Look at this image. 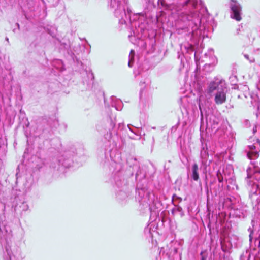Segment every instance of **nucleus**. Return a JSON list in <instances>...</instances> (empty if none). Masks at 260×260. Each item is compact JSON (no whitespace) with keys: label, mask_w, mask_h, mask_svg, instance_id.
<instances>
[{"label":"nucleus","mask_w":260,"mask_h":260,"mask_svg":"<svg viewBox=\"0 0 260 260\" xmlns=\"http://www.w3.org/2000/svg\"><path fill=\"white\" fill-rule=\"evenodd\" d=\"M200 141L201 143V147L200 153V165H202V160L203 159L202 157H203V155H205V156H204V157H205V159H207V161H210L209 164V166H208V169H210L212 170L211 168H212L213 171H215L216 172V176L217 172L218 170L220 171V172L221 176H224V175L225 174V171L223 168H221V161L217 158L216 159H213L211 156V158H210V155L209 153V148L206 140L203 138L202 137H201Z\"/></svg>","instance_id":"obj_9"},{"label":"nucleus","mask_w":260,"mask_h":260,"mask_svg":"<svg viewBox=\"0 0 260 260\" xmlns=\"http://www.w3.org/2000/svg\"><path fill=\"white\" fill-rule=\"evenodd\" d=\"M251 252L248 250H246L240 255L239 260H251Z\"/></svg>","instance_id":"obj_35"},{"label":"nucleus","mask_w":260,"mask_h":260,"mask_svg":"<svg viewBox=\"0 0 260 260\" xmlns=\"http://www.w3.org/2000/svg\"><path fill=\"white\" fill-rule=\"evenodd\" d=\"M199 108L200 111V127L203 126L204 125V115L205 116V123L207 127H211L212 129H218V125L219 120L218 118L215 115H209L207 114V112L205 109H203L201 107L200 103H199Z\"/></svg>","instance_id":"obj_14"},{"label":"nucleus","mask_w":260,"mask_h":260,"mask_svg":"<svg viewBox=\"0 0 260 260\" xmlns=\"http://www.w3.org/2000/svg\"><path fill=\"white\" fill-rule=\"evenodd\" d=\"M123 105V103L121 100H117L115 103H112V106L114 107L117 110H121Z\"/></svg>","instance_id":"obj_38"},{"label":"nucleus","mask_w":260,"mask_h":260,"mask_svg":"<svg viewBox=\"0 0 260 260\" xmlns=\"http://www.w3.org/2000/svg\"><path fill=\"white\" fill-rule=\"evenodd\" d=\"M224 177L226 193H227L228 191L234 190L235 189L237 190L239 189V187L236 184L235 178L231 177L229 179H227L225 174L224 175Z\"/></svg>","instance_id":"obj_22"},{"label":"nucleus","mask_w":260,"mask_h":260,"mask_svg":"<svg viewBox=\"0 0 260 260\" xmlns=\"http://www.w3.org/2000/svg\"><path fill=\"white\" fill-rule=\"evenodd\" d=\"M135 51L132 49L129 54V59L128 62V66L129 67L132 68L134 63Z\"/></svg>","instance_id":"obj_34"},{"label":"nucleus","mask_w":260,"mask_h":260,"mask_svg":"<svg viewBox=\"0 0 260 260\" xmlns=\"http://www.w3.org/2000/svg\"><path fill=\"white\" fill-rule=\"evenodd\" d=\"M137 64H138V68L139 69V74H140L141 72L148 70L149 69L148 61L147 60H144V64H141L139 62V60H138Z\"/></svg>","instance_id":"obj_33"},{"label":"nucleus","mask_w":260,"mask_h":260,"mask_svg":"<svg viewBox=\"0 0 260 260\" xmlns=\"http://www.w3.org/2000/svg\"><path fill=\"white\" fill-rule=\"evenodd\" d=\"M111 98L112 100H113V99L115 98V97L112 96L111 97Z\"/></svg>","instance_id":"obj_60"},{"label":"nucleus","mask_w":260,"mask_h":260,"mask_svg":"<svg viewBox=\"0 0 260 260\" xmlns=\"http://www.w3.org/2000/svg\"><path fill=\"white\" fill-rule=\"evenodd\" d=\"M249 191V198L253 206H258L260 204V189L257 185L247 188Z\"/></svg>","instance_id":"obj_20"},{"label":"nucleus","mask_w":260,"mask_h":260,"mask_svg":"<svg viewBox=\"0 0 260 260\" xmlns=\"http://www.w3.org/2000/svg\"><path fill=\"white\" fill-rule=\"evenodd\" d=\"M214 102L216 105H221L225 102L226 99L227 87L224 80L215 77L208 84L207 92L211 94L214 91Z\"/></svg>","instance_id":"obj_8"},{"label":"nucleus","mask_w":260,"mask_h":260,"mask_svg":"<svg viewBox=\"0 0 260 260\" xmlns=\"http://www.w3.org/2000/svg\"><path fill=\"white\" fill-rule=\"evenodd\" d=\"M145 82H142L141 81L140 83V85L142 86L141 88L140 89V92H139V99H140V101H142V94H143V92L145 89V86H143V85L145 84Z\"/></svg>","instance_id":"obj_42"},{"label":"nucleus","mask_w":260,"mask_h":260,"mask_svg":"<svg viewBox=\"0 0 260 260\" xmlns=\"http://www.w3.org/2000/svg\"><path fill=\"white\" fill-rule=\"evenodd\" d=\"M256 222L254 219H252L251 221V226H250L248 229L247 231L249 232V244L250 246H252V242L254 238L255 237L254 234H255V230H254V226L255 225Z\"/></svg>","instance_id":"obj_28"},{"label":"nucleus","mask_w":260,"mask_h":260,"mask_svg":"<svg viewBox=\"0 0 260 260\" xmlns=\"http://www.w3.org/2000/svg\"><path fill=\"white\" fill-rule=\"evenodd\" d=\"M217 217L214 219L212 216L211 219L210 215L205 220L207 227L209 230L208 235L211 242H213L216 237L218 238L219 230L217 226Z\"/></svg>","instance_id":"obj_16"},{"label":"nucleus","mask_w":260,"mask_h":260,"mask_svg":"<svg viewBox=\"0 0 260 260\" xmlns=\"http://www.w3.org/2000/svg\"><path fill=\"white\" fill-rule=\"evenodd\" d=\"M229 80L230 81V83L232 85H235L237 84V82L238 81L237 77L236 75H232L229 77Z\"/></svg>","instance_id":"obj_41"},{"label":"nucleus","mask_w":260,"mask_h":260,"mask_svg":"<svg viewBox=\"0 0 260 260\" xmlns=\"http://www.w3.org/2000/svg\"><path fill=\"white\" fill-rule=\"evenodd\" d=\"M209 255L208 249H202L200 253V260H207Z\"/></svg>","instance_id":"obj_36"},{"label":"nucleus","mask_w":260,"mask_h":260,"mask_svg":"<svg viewBox=\"0 0 260 260\" xmlns=\"http://www.w3.org/2000/svg\"><path fill=\"white\" fill-rule=\"evenodd\" d=\"M150 229L151 228L149 227H146L144 229V233L146 235H147V236H152Z\"/></svg>","instance_id":"obj_46"},{"label":"nucleus","mask_w":260,"mask_h":260,"mask_svg":"<svg viewBox=\"0 0 260 260\" xmlns=\"http://www.w3.org/2000/svg\"><path fill=\"white\" fill-rule=\"evenodd\" d=\"M19 124L22 126L25 129L28 128L30 125V123L28 121V118L26 116V114L24 111L20 109L19 115Z\"/></svg>","instance_id":"obj_23"},{"label":"nucleus","mask_w":260,"mask_h":260,"mask_svg":"<svg viewBox=\"0 0 260 260\" xmlns=\"http://www.w3.org/2000/svg\"><path fill=\"white\" fill-rule=\"evenodd\" d=\"M148 5H151L153 8H155V5L153 2H151L150 0L148 1Z\"/></svg>","instance_id":"obj_52"},{"label":"nucleus","mask_w":260,"mask_h":260,"mask_svg":"<svg viewBox=\"0 0 260 260\" xmlns=\"http://www.w3.org/2000/svg\"><path fill=\"white\" fill-rule=\"evenodd\" d=\"M31 151V150L29 147H26L24 152L23 157H26V155H28L29 153H30Z\"/></svg>","instance_id":"obj_49"},{"label":"nucleus","mask_w":260,"mask_h":260,"mask_svg":"<svg viewBox=\"0 0 260 260\" xmlns=\"http://www.w3.org/2000/svg\"><path fill=\"white\" fill-rule=\"evenodd\" d=\"M59 49L61 50L63 49L66 51L64 56L68 60L72 61V65L75 64L77 67V70L80 71L83 69L82 62L80 57L75 54L71 50L70 41H68V42H60Z\"/></svg>","instance_id":"obj_13"},{"label":"nucleus","mask_w":260,"mask_h":260,"mask_svg":"<svg viewBox=\"0 0 260 260\" xmlns=\"http://www.w3.org/2000/svg\"><path fill=\"white\" fill-rule=\"evenodd\" d=\"M5 40L6 41L9 42V38L8 37H6Z\"/></svg>","instance_id":"obj_59"},{"label":"nucleus","mask_w":260,"mask_h":260,"mask_svg":"<svg viewBox=\"0 0 260 260\" xmlns=\"http://www.w3.org/2000/svg\"><path fill=\"white\" fill-rule=\"evenodd\" d=\"M251 260H260V254L259 253L253 255L252 258Z\"/></svg>","instance_id":"obj_50"},{"label":"nucleus","mask_w":260,"mask_h":260,"mask_svg":"<svg viewBox=\"0 0 260 260\" xmlns=\"http://www.w3.org/2000/svg\"><path fill=\"white\" fill-rule=\"evenodd\" d=\"M132 125L131 124H128L127 125V127L129 129V130L132 132L133 133H134L135 135H137V136H139V134L138 133L137 131L135 130L133 128H132Z\"/></svg>","instance_id":"obj_47"},{"label":"nucleus","mask_w":260,"mask_h":260,"mask_svg":"<svg viewBox=\"0 0 260 260\" xmlns=\"http://www.w3.org/2000/svg\"><path fill=\"white\" fill-rule=\"evenodd\" d=\"M179 124H180V121L179 120L178 121V122L177 123V124L172 127V129L176 130L177 128V127H178V125H179Z\"/></svg>","instance_id":"obj_51"},{"label":"nucleus","mask_w":260,"mask_h":260,"mask_svg":"<svg viewBox=\"0 0 260 260\" xmlns=\"http://www.w3.org/2000/svg\"><path fill=\"white\" fill-rule=\"evenodd\" d=\"M164 170H168V169H169V167H167V168L166 164H165V165H164Z\"/></svg>","instance_id":"obj_57"},{"label":"nucleus","mask_w":260,"mask_h":260,"mask_svg":"<svg viewBox=\"0 0 260 260\" xmlns=\"http://www.w3.org/2000/svg\"><path fill=\"white\" fill-rule=\"evenodd\" d=\"M133 169L130 166L124 170L120 164L117 165L109 179L108 182L114 189L116 201L122 206L128 204L132 198L127 179L133 176Z\"/></svg>","instance_id":"obj_4"},{"label":"nucleus","mask_w":260,"mask_h":260,"mask_svg":"<svg viewBox=\"0 0 260 260\" xmlns=\"http://www.w3.org/2000/svg\"><path fill=\"white\" fill-rule=\"evenodd\" d=\"M240 198V197L236 198L233 196L221 198L219 202V207H221L222 209L228 210L231 211L236 203L238 202Z\"/></svg>","instance_id":"obj_18"},{"label":"nucleus","mask_w":260,"mask_h":260,"mask_svg":"<svg viewBox=\"0 0 260 260\" xmlns=\"http://www.w3.org/2000/svg\"><path fill=\"white\" fill-rule=\"evenodd\" d=\"M252 132L253 134H255L257 132V126L255 125L252 129Z\"/></svg>","instance_id":"obj_53"},{"label":"nucleus","mask_w":260,"mask_h":260,"mask_svg":"<svg viewBox=\"0 0 260 260\" xmlns=\"http://www.w3.org/2000/svg\"><path fill=\"white\" fill-rule=\"evenodd\" d=\"M184 48L186 54H192L193 53L194 59L196 65L194 72L196 74H199L200 72L201 67L199 62V58L195 51L194 46L191 44H188L187 46H184Z\"/></svg>","instance_id":"obj_21"},{"label":"nucleus","mask_w":260,"mask_h":260,"mask_svg":"<svg viewBox=\"0 0 260 260\" xmlns=\"http://www.w3.org/2000/svg\"><path fill=\"white\" fill-rule=\"evenodd\" d=\"M116 123L115 116L112 114L108 116L105 127V129L107 131L106 134L105 135L106 139H111L113 136L117 137L118 131L123 129L124 124L123 123H119L117 126H116Z\"/></svg>","instance_id":"obj_10"},{"label":"nucleus","mask_w":260,"mask_h":260,"mask_svg":"<svg viewBox=\"0 0 260 260\" xmlns=\"http://www.w3.org/2000/svg\"><path fill=\"white\" fill-rule=\"evenodd\" d=\"M230 108H233L234 107H233V105H230Z\"/></svg>","instance_id":"obj_64"},{"label":"nucleus","mask_w":260,"mask_h":260,"mask_svg":"<svg viewBox=\"0 0 260 260\" xmlns=\"http://www.w3.org/2000/svg\"><path fill=\"white\" fill-rule=\"evenodd\" d=\"M214 66L213 64H205L204 66V70L207 72H210L213 70Z\"/></svg>","instance_id":"obj_43"},{"label":"nucleus","mask_w":260,"mask_h":260,"mask_svg":"<svg viewBox=\"0 0 260 260\" xmlns=\"http://www.w3.org/2000/svg\"><path fill=\"white\" fill-rule=\"evenodd\" d=\"M191 171V178L194 181H198V180L200 179L199 166L196 162H194L192 165Z\"/></svg>","instance_id":"obj_29"},{"label":"nucleus","mask_w":260,"mask_h":260,"mask_svg":"<svg viewBox=\"0 0 260 260\" xmlns=\"http://www.w3.org/2000/svg\"><path fill=\"white\" fill-rule=\"evenodd\" d=\"M205 190L206 196V204L207 206H209L212 204V201L216 197L213 194V190L210 185L205 184Z\"/></svg>","instance_id":"obj_26"},{"label":"nucleus","mask_w":260,"mask_h":260,"mask_svg":"<svg viewBox=\"0 0 260 260\" xmlns=\"http://www.w3.org/2000/svg\"><path fill=\"white\" fill-rule=\"evenodd\" d=\"M256 143L260 146V140L259 139H256Z\"/></svg>","instance_id":"obj_56"},{"label":"nucleus","mask_w":260,"mask_h":260,"mask_svg":"<svg viewBox=\"0 0 260 260\" xmlns=\"http://www.w3.org/2000/svg\"><path fill=\"white\" fill-rule=\"evenodd\" d=\"M178 58L180 60L181 66L184 68L185 66V63L189 64L190 57L188 56V55H184L183 53H180L178 52Z\"/></svg>","instance_id":"obj_32"},{"label":"nucleus","mask_w":260,"mask_h":260,"mask_svg":"<svg viewBox=\"0 0 260 260\" xmlns=\"http://www.w3.org/2000/svg\"><path fill=\"white\" fill-rule=\"evenodd\" d=\"M151 128L153 129H155L156 127H152Z\"/></svg>","instance_id":"obj_62"},{"label":"nucleus","mask_w":260,"mask_h":260,"mask_svg":"<svg viewBox=\"0 0 260 260\" xmlns=\"http://www.w3.org/2000/svg\"><path fill=\"white\" fill-rule=\"evenodd\" d=\"M124 0H111L110 7L117 12L121 9L124 11L126 19L130 24L131 34L128 38L131 42L139 47L142 54H149L153 53L155 50L156 42L154 38H148V25L145 21L138 18V15H131L132 11L127 8L126 13L125 9L122 8V2Z\"/></svg>","instance_id":"obj_2"},{"label":"nucleus","mask_w":260,"mask_h":260,"mask_svg":"<svg viewBox=\"0 0 260 260\" xmlns=\"http://www.w3.org/2000/svg\"><path fill=\"white\" fill-rule=\"evenodd\" d=\"M257 236H255V237H256L257 239L260 240V231H258L257 233Z\"/></svg>","instance_id":"obj_54"},{"label":"nucleus","mask_w":260,"mask_h":260,"mask_svg":"<svg viewBox=\"0 0 260 260\" xmlns=\"http://www.w3.org/2000/svg\"><path fill=\"white\" fill-rule=\"evenodd\" d=\"M157 7L168 13L178 24H184L180 27L191 39H198L208 28L210 17L207 8L203 6L202 0H185L183 2L169 4L166 0H158Z\"/></svg>","instance_id":"obj_1"},{"label":"nucleus","mask_w":260,"mask_h":260,"mask_svg":"<svg viewBox=\"0 0 260 260\" xmlns=\"http://www.w3.org/2000/svg\"><path fill=\"white\" fill-rule=\"evenodd\" d=\"M84 155V149L82 146L76 147L74 145L68 147L62 151L57 158H54L49 164L51 172L60 177L65 175L66 170L73 167L75 164L79 165V159Z\"/></svg>","instance_id":"obj_5"},{"label":"nucleus","mask_w":260,"mask_h":260,"mask_svg":"<svg viewBox=\"0 0 260 260\" xmlns=\"http://www.w3.org/2000/svg\"><path fill=\"white\" fill-rule=\"evenodd\" d=\"M26 193L24 190L13 189L9 199L3 202L4 209L10 208L15 215H21L29 209L25 199Z\"/></svg>","instance_id":"obj_7"},{"label":"nucleus","mask_w":260,"mask_h":260,"mask_svg":"<svg viewBox=\"0 0 260 260\" xmlns=\"http://www.w3.org/2000/svg\"><path fill=\"white\" fill-rule=\"evenodd\" d=\"M37 45V43L36 41H33L31 43L28 47V49L30 52H32L34 51L35 48L36 47Z\"/></svg>","instance_id":"obj_45"},{"label":"nucleus","mask_w":260,"mask_h":260,"mask_svg":"<svg viewBox=\"0 0 260 260\" xmlns=\"http://www.w3.org/2000/svg\"><path fill=\"white\" fill-rule=\"evenodd\" d=\"M183 109L184 110H185V112H186V113H187V111H186V109L185 108L183 107Z\"/></svg>","instance_id":"obj_63"},{"label":"nucleus","mask_w":260,"mask_h":260,"mask_svg":"<svg viewBox=\"0 0 260 260\" xmlns=\"http://www.w3.org/2000/svg\"><path fill=\"white\" fill-rule=\"evenodd\" d=\"M247 177L245 178L247 188H251L254 185H257L260 189V168L254 166L253 168L250 167L246 170Z\"/></svg>","instance_id":"obj_12"},{"label":"nucleus","mask_w":260,"mask_h":260,"mask_svg":"<svg viewBox=\"0 0 260 260\" xmlns=\"http://www.w3.org/2000/svg\"><path fill=\"white\" fill-rule=\"evenodd\" d=\"M15 25L17 26L18 29L20 30V24L17 22V23H16Z\"/></svg>","instance_id":"obj_55"},{"label":"nucleus","mask_w":260,"mask_h":260,"mask_svg":"<svg viewBox=\"0 0 260 260\" xmlns=\"http://www.w3.org/2000/svg\"><path fill=\"white\" fill-rule=\"evenodd\" d=\"M247 206L244 203L241 202V198L238 200L234 206L232 210L230 211V214L233 217L239 219H245L248 215Z\"/></svg>","instance_id":"obj_15"},{"label":"nucleus","mask_w":260,"mask_h":260,"mask_svg":"<svg viewBox=\"0 0 260 260\" xmlns=\"http://www.w3.org/2000/svg\"><path fill=\"white\" fill-rule=\"evenodd\" d=\"M135 180L137 182L135 198L140 203L146 204L151 217L153 212L150 203H152L154 206L158 209L162 206L161 201L157 197L155 198L154 194L148 190L146 174L143 170L140 169L137 170L135 174Z\"/></svg>","instance_id":"obj_6"},{"label":"nucleus","mask_w":260,"mask_h":260,"mask_svg":"<svg viewBox=\"0 0 260 260\" xmlns=\"http://www.w3.org/2000/svg\"><path fill=\"white\" fill-rule=\"evenodd\" d=\"M82 67H83V69L82 70L79 71L77 69V67L75 64H73V69L75 70V71L78 72L80 73V74H81L83 73H85V74L87 75L88 79L90 80L91 81L93 82V81L94 80V75L93 72L91 70L87 71V70L86 69V68H85L86 66H84V64L83 63H82Z\"/></svg>","instance_id":"obj_27"},{"label":"nucleus","mask_w":260,"mask_h":260,"mask_svg":"<svg viewBox=\"0 0 260 260\" xmlns=\"http://www.w3.org/2000/svg\"><path fill=\"white\" fill-rule=\"evenodd\" d=\"M59 125V121L55 115L44 116L40 120L37 128L38 135L34 140V147L38 157L40 158L50 148L59 150L61 147L60 139L57 137H52Z\"/></svg>","instance_id":"obj_3"},{"label":"nucleus","mask_w":260,"mask_h":260,"mask_svg":"<svg viewBox=\"0 0 260 260\" xmlns=\"http://www.w3.org/2000/svg\"><path fill=\"white\" fill-rule=\"evenodd\" d=\"M52 66L60 72L66 70L65 64L62 60L60 59H54L51 62Z\"/></svg>","instance_id":"obj_30"},{"label":"nucleus","mask_w":260,"mask_h":260,"mask_svg":"<svg viewBox=\"0 0 260 260\" xmlns=\"http://www.w3.org/2000/svg\"><path fill=\"white\" fill-rule=\"evenodd\" d=\"M244 57L247 60H249V61L250 62V63H252V62H254V58H253V57H251V58H250L249 57V55L247 54H244Z\"/></svg>","instance_id":"obj_48"},{"label":"nucleus","mask_w":260,"mask_h":260,"mask_svg":"<svg viewBox=\"0 0 260 260\" xmlns=\"http://www.w3.org/2000/svg\"><path fill=\"white\" fill-rule=\"evenodd\" d=\"M13 31L14 32H16V29H15V28L13 29Z\"/></svg>","instance_id":"obj_61"},{"label":"nucleus","mask_w":260,"mask_h":260,"mask_svg":"<svg viewBox=\"0 0 260 260\" xmlns=\"http://www.w3.org/2000/svg\"><path fill=\"white\" fill-rule=\"evenodd\" d=\"M231 18L239 21L242 19V7L237 0H231L230 4Z\"/></svg>","instance_id":"obj_17"},{"label":"nucleus","mask_w":260,"mask_h":260,"mask_svg":"<svg viewBox=\"0 0 260 260\" xmlns=\"http://www.w3.org/2000/svg\"><path fill=\"white\" fill-rule=\"evenodd\" d=\"M254 245L253 249L256 250V248H260V240L257 239L256 237H254L253 240L252 244ZM251 247H253V245Z\"/></svg>","instance_id":"obj_40"},{"label":"nucleus","mask_w":260,"mask_h":260,"mask_svg":"<svg viewBox=\"0 0 260 260\" xmlns=\"http://www.w3.org/2000/svg\"><path fill=\"white\" fill-rule=\"evenodd\" d=\"M182 201V199L180 197L178 196L176 194L174 193L172 197V204H175V203H177V204L178 203H181Z\"/></svg>","instance_id":"obj_39"},{"label":"nucleus","mask_w":260,"mask_h":260,"mask_svg":"<svg viewBox=\"0 0 260 260\" xmlns=\"http://www.w3.org/2000/svg\"><path fill=\"white\" fill-rule=\"evenodd\" d=\"M174 207L171 210V213L173 215L179 214L180 217L184 216V213L182 208L177 204H173Z\"/></svg>","instance_id":"obj_31"},{"label":"nucleus","mask_w":260,"mask_h":260,"mask_svg":"<svg viewBox=\"0 0 260 260\" xmlns=\"http://www.w3.org/2000/svg\"><path fill=\"white\" fill-rule=\"evenodd\" d=\"M246 156L249 159L257 158L259 156V151L256 149L254 144L248 146V150H246Z\"/></svg>","instance_id":"obj_24"},{"label":"nucleus","mask_w":260,"mask_h":260,"mask_svg":"<svg viewBox=\"0 0 260 260\" xmlns=\"http://www.w3.org/2000/svg\"><path fill=\"white\" fill-rule=\"evenodd\" d=\"M256 106V110L255 113V114L256 116V118H258V117L260 116V101H259L257 103Z\"/></svg>","instance_id":"obj_44"},{"label":"nucleus","mask_w":260,"mask_h":260,"mask_svg":"<svg viewBox=\"0 0 260 260\" xmlns=\"http://www.w3.org/2000/svg\"><path fill=\"white\" fill-rule=\"evenodd\" d=\"M220 171L217 172V178H214L209 181V184L213 190V194L219 197L226 193L224 177L221 176Z\"/></svg>","instance_id":"obj_11"},{"label":"nucleus","mask_w":260,"mask_h":260,"mask_svg":"<svg viewBox=\"0 0 260 260\" xmlns=\"http://www.w3.org/2000/svg\"><path fill=\"white\" fill-rule=\"evenodd\" d=\"M174 246L171 249V252H173L174 259L178 258L179 260H181L182 255V243L176 241L174 243Z\"/></svg>","instance_id":"obj_25"},{"label":"nucleus","mask_w":260,"mask_h":260,"mask_svg":"<svg viewBox=\"0 0 260 260\" xmlns=\"http://www.w3.org/2000/svg\"><path fill=\"white\" fill-rule=\"evenodd\" d=\"M16 178H17V179H18V173H17L16 174Z\"/></svg>","instance_id":"obj_58"},{"label":"nucleus","mask_w":260,"mask_h":260,"mask_svg":"<svg viewBox=\"0 0 260 260\" xmlns=\"http://www.w3.org/2000/svg\"><path fill=\"white\" fill-rule=\"evenodd\" d=\"M233 242L234 243L235 247H238L241 246V243L239 241V238L236 236H234L230 241V243L232 245Z\"/></svg>","instance_id":"obj_37"},{"label":"nucleus","mask_w":260,"mask_h":260,"mask_svg":"<svg viewBox=\"0 0 260 260\" xmlns=\"http://www.w3.org/2000/svg\"><path fill=\"white\" fill-rule=\"evenodd\" d=\"M205 155H203V159L202 160V165H200V170L202 171V174H203V179L205 182V185H209V176H210V180L214 177H213L211 174L212 173V170L210 169H208V166L210 163V161H207V159L205 157H204Z\"/></svg>","instance_id":"obj_19"}]
</instances>
